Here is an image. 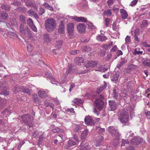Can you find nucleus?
Here are the masks:
<instances>
[{
    "mask_svg": "<svg viewBox=\"0 0 150 150\" xmlns=\"http://www.w3.org/2000/svg\"><path fill=\"white\" fill-rule=\"evenodd\" d=\"M19 31L21 34L28 38L30 39L33 36L31 30L28 26H24L23 24L21 23L19 27Z\"/></svg>",
    "mask_w": 150,
    "mask_h": 150,
    "instance_id": "f257e3e1",
    "label": "nucleus"
},
{
    "mask_svg": "<svg viewBox=\"0 0 150 150\" xmlns=\"http://www.w3.org/2000/svg\"><path fill=\"white\" fill-rule=\"evenodd\" d=\"M45 25L48 31L51 32L56 28V21L53 18H49L45 21Z\"/></svg>",
    "mask_w": 150,
    "mask_h": 150,
    "instance_id": "f03ea898",
    "label": "nucleus"
},
{
    "mask_svg": "<svg viewBox=\"0 0 150 150\" xmlns=\"http://www.w3.org/2000/svg\"><path fill=\"white\" fill-rule=\"evenodd\" d=\"M108 130L109 132L115 138L117 141L116 144H114V145L115 146L118 144V140L119 139L120 135L117 129L116 128L110 126L108 127Z\"/></svg>",
    "mask_w": 150,
    "mask_h": 150,
    "instance_id": "7ed1b4c3",
    "label": "nucleus"
},
{
    "mask_svg": "<svg viewBox=\"0 0 150 150\" xmlns=\"http://www.w3.org/2000/svg\"><path fill=\"white\" fill-rule=\"evenodd\" d=\"M103 95L100 94L99 96H98L95 101V103L97 108L99 110H101L104 106V102L103 101Z\"/></svg>",
    "mask_w": 150,
    "mask_h": 150,
    "instance_id": "20e7f679",
    "label": "nucleus"
},
{
    "mask_svg": "<svg viewBox=\"0 0 150 150\" xmlns=\"http://www.w3.org/2000/svg\"><path fill=\"white\" fill-rule=\"evenodd\" d=\"M33 117L30 116L29 114L23 115L22 119L24 122L29 127L33 125Z\"/></svg>",
    "mask_w": 150,
    "mask_h": 150,
    "instance_id": "39448f33",
    "label": "nucleus"
},
{
    "mask_svg": "<svg viewBox=\"0 0 150 150\" xmlns=\"http://www.w3.org/2000/svg\"><path fill=\"white\" fill-rule=\"evenodd\" d=\"M129 115L127 111L125 110H122L120 112L119 119L120 121L123 123H126L128 122Z\"/></svg>",
    "mask_w": 150,
    "mask_h": 150,
    "instance_id": "423d86ee",
    "label": "nucleus"
},
{
    "mask_svg": "<svg viewBox=\"0 0 150 150\" xmlns=\"http://www.w3.org/2000/svg\"><path fill=\"white\" fill-rule=\"evenodd\" d=\"M67 29L70 38H74V24L72 23H69L67 25Z\"/></svg>",
    "mask_w": 150,
    "mask_h": 150,
    "instance_id": "0eeeda50",
    "label": "nucleus"
},
{
    "mask_svg": "<svg viewBox=\"0 0 150 150\" xmlns=\"http://www.w3.org/2000/svg\"><path fill=\"white\" fill-rule=\"evenodd\" d=\"M85 123L87 125H94V122L93 119L90 116H86L84 119Z\"/></svg>",
    "mask_w": 150,
    "mask_h": 150,
    "instance_id": "6e6552de",
    "label": "nucleus"
},
{
    "mask_svg": "<svg viewBox=\"0 0 150 150\" xmlns=\"http://www.w3.org/2000/svg\"><path fill=\"white\" fill-rule=\"evenodd\" d=\"M109 109L110 111L115 110L117 108V105L115 102L114 100L109 101Z\"/></svg>",
    "mask_w": 150,
    "mask_h": 150,
    "instance_id": "1a4fd4ad",
    "label": "nucleus"
},
{
    "mask_svg": "<svg viewBox=\"0 0 150 150\" xmlns=\"http://www.w3.org/2000/svg\"><path fill=\"white\" fill-rule=\"evenodd\" d=\"M99 63L96 61H88L85 62V66L86 68L94 67L98 65Z\"/></svg>",
    "mask_w": 150,
    "mask_h": 150,
    "instance_id": "9d476101",
    "label": "nucleus"
},
{
    "mask_svg": "<svg viewBox=\"0 0 150 150\" xmlns=\"http://www.w3.org/2000/svg\"><path fill=\"white\" fill-rule=\"evenodd\" d=\"M120 73L119 72L117 71L115 72L113 74L111 77V80L114 83H117L118 79L120 76Z\"/></svg>",
    "mask_w": 150,
    "mask_h": 150,
    "instance_id": "9b49d317",
    "label": "nucleus"
},
{
    "mask_svg": "<svg viewBox=\"0 0 150 150\" xmlns=\"http://www.w3.org/2000/svg\"><path fill=\"white\" fill-rule=\"evenodd\" d=\"M77 28L78 30L81 33L84 32L86 30L85 25L83 23L79 24L77 26Z\"/></svg>",
    "mask_w": 150,
    "mask_h": 150,
    "instance_id": "f8f14e48",
    "label": "nucleus"
},
{
    "mask_svg": "<svg viewBox=\"0 0 150 150\" xmlns=\"http://www.w3.org/2000/svg\"><path fill=\"white\" fill-rule=\"evenodd\" d=\"M120 13L122 19H125L127 18L128 16V14L126 11L125 9H120Z\"/></svg>",
    "mask_w": 150,
    "mask_h": 150,
    "instance_id": "ddd939ff",
    "label": "nucleus"
},
{
    "mask_svg": "<svg viewBox=\"0 0 150 150\" xmlns=\"http://www.w3.org/2000/svg\"><path fill=\"white\" fill-rule=\"evenodd\" d=\"M64 22L61 21L59 25L58 32L61 34H63L64 32Z\"/></svg>",
    "mask_w": 150,
    "mask_h": 150,
    "instance_id": "4468645a",
    "label": "nucleus"
},
{
    "mask_svg": "<svg viewBox=\"0 0 150 150\" xmlns=\"http://www.w3.org/2000/svg\"><path fill=\"white\" fill-rule=\"evenodd\" d=\"M46 77L50 80L51 83L52 84H55L56 83V80L52 76L51 74H50L48 72H47L45 74Z\"/></svg>",
    "mask_w": 150,
    "mask_h": 150,
    "instance_id": "2eb2a0df",
    "label": "nucleus"
},
{
    "mask_svg": "<svg viewBox=\"0 0 150 150\" xmlns=\"http://www.w3.org/2000/svg\"><path fill=\"white\" fill-rule=\"evenodd\" d=\"M19 91H21L22 92L25 93L28 95L31 94V90L29 89L28 88H27L25 87H24L23 86L21 87L19 89Z\"/></svg>",
    "mask_w": 150,
    "mask_h": 150,
    "instance_id": "dca6fc26",
    "label": "nucleus"
},
{
    "mask_svg": "<svg viewBox=\"0 0 150 150\" xmlns=\"http://www.w3.org/2000/svg\"><path fill=\"white\" fill-rule=\"evenodd\" d=\"M136 66L135 65H129L126 69V71L127 73H130L135 69L136 68Z\"/></svg>",
    "mask_w": 150,
    "mask_h": 150,
    "instance_id": "f3484780",
    "label": "nucleus"
},
{
    "mask_svg": "<svg viewBox=\"0 0 150 150\" xmlns=\"http://www.w3.org/2000/svg\"><path fill=\"white\" fill-rule=\"evenodd\" d=\"M38 94L39 96L41 98H45L47 96V93L45 91L42 89L38 91Z\"/></svg>",
    "mask_w": 150,
    "mask_h": 150,
    "instance_id": "a211bd4d",
    "label": "nucleus"
},
{
    "mask_svg": "<svg viewBox=\"0 0 150 150\" xmlns=\"http://www.w3.org/2000/svg\"><path fill=\"white\" fill-rule=\"evenodd\" d=\"M74 61L77 65H79L83 63L84 60L82 57H76L74 59Z\"/></svg>",
    "mask_w": 150,
    "mask_h": 150,
    "instance_id": "6ab92c4d",
    "label": "nucleus"
},
{
    "mask_svg": "<svg viewBox=\"0 0 150 150\" xmlns=\"http://www.w3.org/2000/svg\"><path fill=\"white\" fill-rule=\"evenodd\" d=\"M143 53V51L142 49H140L139 48L137 47L134 50V52H133V54L134 55H141Z\"/></svg>",
    "mask_w": 150,
    "mask_h": 150,
    "instance_id": "aec40b11",
    "label": "nucleus"
},
{
    "mask_svg": "<svg viewBox=\"0 0 150 150\" xmlns=\"http://www.w3.org/2000/svg\"><path fill=\"white\" fill-rule=\"evenodd\" d=\"M97 40L99 42H103L105 41L107 39V37L104 35H98L96 38Z\"/></svg>",
    "mask_w": 150,
    "mask_h": 150,
    "instance_id": "412c9836",
    "label": "nucleus"
},
{
    "mask_svg": "<svg viewBox=\"0 0 150 150\" xmlns=\"http://www.w3.org/2000/svg\"><path fill=\"white\" fill-rule=\"evenodd\" d=\"M74 70V68L71 65L68 67V68L66 70L65 73L64 74V75L65 77L67 76L69 74L71 73L72 72H73Z\"/></svg>",
    "mask_w": 150,
    "mask_h": 150,
    "instance_id": "4be33fe9",
    "label": "nucleus"
},
{
    "mask_svg": "<svg viewBox=\"0 0 150 150\" xmlns=\"http://www.w3.org/2000/svg\"><path fill=\"white\" fill-rule=\"evenodd\" d=\"M108 69V67H105V66L100 65L98 67V69L95 70L97 71L104 72L106 71Z\"/></svg>",
    "mask_w": 150,
    "mask_h": 150,
    "instance_id": "5701e85b",
    "label": "nucleus"
},
{
    "mask_svg": "<svg viewBox=\"0 0 150 150\" xmlns=\"http://www.w3.org/2000/svg\"><path fill=\"white\" fill-rule=\"evenodd\" d=\"M143 65L145 67H150V58H147L142 62Z\"/></svg>",
    "mask_w": 150,
    "mask_h": 150,
    "instance_id": "b1692460",
    "label": "nucleus"
},
{
    "mask_svg": "<svg viewBox=\"0 0 150 150\" xmlns=\"http://www.w3.org/2000/svg\"><path fill=\"white\" fill-rule=\"evenodd\" d=\"M7 35L11 38H13L14 37H17L18 35L13 32L9 31L7 33Z\"/></svg>",
    "mask_w": 150,
    "mask_h": 150,
    "instance_id": "393cba45",
    "label": "nucleus"
},
{
    "mask_svg": "<svg viewBox=\"0 0 150 150\" xmlns=\"http://www.w3.org/2000/svg\"><path fill=\"white\" fill-rule=\"evenodd\" d=\"M82 51L83 52H88L91 50V47L88 46L83 47L82 49Z\"/></svg>",
    "mask_w": 150,
    "mask_h": 150,
    "instance_id": "a878e982",
    "label": "nucleus"
},
{
    "mask_svg": "<svg viewBox=\"0 0 150 150\" xmlns=\"http://www.w3.org/2000/svg\"><path fill=\"white\" fill-rule=\"evenodd\" d=\"M42 5L45 8H47V9L51 11H53L54 10L52 6L45 2Z\"/></svg>",
    "mask_w": 150,
    "mask_h": 150,
    "instance_id": "bb28decb",
    "label": "nucleus"
},
{
    "mask_svg": "<svg viewBox=\"0 0 150 150\" xmlns=\"http://www.w3.org/2000/svg\"><path fill=\"white\" fill-rule=\"evenodd\" d=\"M88 133V130L87 129H85L82 132L81 135V138L82 139H84L86 138Z\"/></svg>",
    "mask_w": 150,
    "mask_h": 150,
    "instance_id": "cd10ccee",
    "label": "nucleus"
},
{
    "mask_svg": "<svg viewBox=\"0 0 150 150\" xmlns=\"http://www.w3.org/2000/svg\"><path fill=\"white\" fill-rule=\"evenodd\" d=\"M50 38L49 35L47 34L43 35V40L45 42H48L50 41Z\"/></svg>",
    "mask_w": 150,
    "mask_h": 150,
    "instance_id": "c85d7f7f",
    "label": "nucleus"
},
{
    "mask_svg": "<svg viewBox=\"0 0 150 150\" xmlns=\"http://www.w3.org/2000/svg\"><path fill=\"white\" fill-rule=\"evenodd\" d=\"M148 25V23L147 20H143L142 22L141 27L142 28H146Z\"/></svg>",
    "mask_w": 150,
    "mask_h": 150,
    "instance_id": "c756f323",
    "label": "nucleus"
},
{
    "mask_svg": "<svg viewBox=\"0 0 150 150\" xmlns=\"http://www.w3.org/2000/svg\"><path fill=\"white\" fill-rule=\"evenodd\" d=\"M141 139V138H136L133 139L131 141V143L134 144H138V143L141 142H139L138 141V139Z\"/></svg>",
    "mask_w": 150,
    "mask_h": 150,
    "instance_id": "7c9ffc66",
    "label": "nucleus"
},
{
    "mask_svg": "<svg viewBox=\"0 0 150 150\" xmlns=\"http://www.w3.org/2000/svg\"><path fill=\"white\" fill-rule=\"evenodd\" d=\"M73 102L75 103L78 105H81L83 103L82 100L79 98H76L74 100Z\"/></svg>",
    "mask_w": 150,
    "mask_h": 150,
    "instance_id": "2f4dec72",
    "label": "nucleus"
},
{
    "mask_svg": "<svg viewBox=\"0 0 150 150\" xmlns=\"http://www.w3.org/2000/svg\"><path fill=\"white\" fill-rule=\"evenodd\" d=\"M32 98L33 101L35 103H38L39 101V98H38V96L35 94H33L32 95Z\"/></svg>",
    "mask_w": 150,
    "mask_h": 150,
    "instance_id": "473e14b6",
    "label": "nucleus"
},
{
    "mask_svg": "<svg viewBox=\"0 0 150 150\" xmlns=\"http://www.w3.org/2000/svg\"><path fill=\"white\" fill-rule=\"evenodd\" d=\"M110 19L108 18H105L104 20L105 27H107L108 26L110 23Z\"/></svg>",
    "mask_w": 150,
    "mask_h": 150,
    "instance_id": "72a5a7b5",
    "label": "nucleus"
},
{
    "mask_svg": "<svg viewBox=\"0 0 150 150\" xmlns=\"http://www.w3.org/2000/svg\"><path fill=\"white\" fill-rule=\"evenodd\" d=\"M80 149L81 150H90V148L89 146L87 145L84 146L81 145Z\"/></svg>",
    "mask_w": 150,
    "mask_h": 150,
    "instance_id": "f704fd0d",
    "label": "nucleus"
},
{
    "mask_svg": "<svg viewBox=\"0 0 150 150\" xmlns=\"http://www.w3.org/2000/svg\"><path fill=\"white\" fill-rule=\"evenodd\" d=\"M1 8L2 9L6 10L7 11H9L10 9V6L6 5H2Z\"/></svg>",
    "mask_w": 150,
    "mask_h": 150,
    "instance_id": "c9c22d12",
    "label": "nucleus"
},
{
    "mask_svg": "<svg viewBox=\"0 0 150 150\" xmlns=\"http://www.w3.org/2000/svg\"><path fill=\"white\" fill-rule=\"evenodd\" d=\"M19 20L21 22V23L23 24L25 22V17L24 16L21 15L19 16Z\"/></svg>",
    "mask_w": 150,
    "mask_h": 150,
    "instance_id": "e433bc0d",
    "label": "nucleus"
},
{
    "mask_svg": "<svg viewBox=\"0 0 150 150\" xmlns=\"http://www.w3.org/2000/svg\"><path fill=\"white\" fill-rule=\"evenodd\" d=\"M68 144L69 147L74 146L76 144V142L71 139H69L68 142Z\"/></svg>",
    "mask_w": 150,
    "mask_h": 150,
    "instance_id": "4c0bfd02",
    "label": "nucleus"
},
{
    "mask_svg": "<svg viewBox=\"0 0 150 150\" xmlns=\"http://www.w3.org/2000/svg\"><path fill=\"white\" fill-rule=\"evenodd\" d=\"M111 10L110 9L105 11L103 12V14L107 16H110L111 15Z\"/></svg>",
    "mask_w": 150,
    "mask_h": 150,
    "instance_id": "58836bf2",
    "label": "nucleus"
},
{
    "mask_svg": "<svg viewBox=\"0 0 150 150\" xmlns=\"http://www.w3.org/2000/svg\"><path fill=\"white\" fill-rule=\"evenodd\" d=\"M62 44V40H59L57 41L56 43V46L57 47V48L58 49L61 48Z\"/></svg>",
    "mask_w": 150,
    "mask_h": 150,
    "instance_id": "ea45409f",
    "label": "nucleus"
},
{
    "mask_svg": "<svg viewBox=\"0 0 150 150\" xmlns=\"http://www.w3.org/2000/svg\"><path fill=\"white\" fill-rule=\"evenodd\" d=\"M1 16L4 19H6L8 17V14L5 12H3L1 13Z\"/></svg>",
    "mask_w": 150,
    "mask_h": 150,
    "instance_id": "a19ab883",
    "label": "nucleus"
},
{
    "mask_svg": "<svg viewBox=\"0 0 150 150\" xmlns=\"http://www.w3.org/2000/svg\"><path fill=\"white\" fill-rule=\"evenodd\" d=\"M27 24L29 26H30L31 25L33 24V21L32 20V19L30 18H29L27 19Z\"/></svg>",
    "mask_w": 150,
    "mask_h": 150,
    "instance_id": "79ce46f5",
    "label": "nucleus"
},
{
    "mask_svg": "<svg viewBox=\"0 0 150 150\" xmlns=\"http://www.w3.org/2000/svg\"><path fill=\"white\" fill-rule=\"evenodd\" d=\"M11 25L13 27H16V28H18V23L16 22V20L13 21L11 22Z\"/></svg>",
    "mask_w": 150,
    "mask_h": 150,
    "instance_id": "37998d69",
    "label": "nucleus"
},
{
    "mask_svg": "<svg viewBox=\"0 0 150 150\" xmlns=\"http://www.w3.org/2000/svg\"><path fill=\"white\" fill-rule=\"evenodd\" d=\"M87 21V19L84 17H79L78 22H86Z\"/></svg>",
    "mask_w": 150,
    "mask_h": 150,
    "instance_id": "c03bdc74",
    "label": "nucleus"
},
{
    "mask_svg": "<svg viewBox=\"0 0 150 150\" xmlns=\"http://www.w3.org/2000/svg\"><path fill=\"white\" fill-rule=\"evenodd\" d=\"M45 9L44 8L40 7V10L39 11L38 13L40 15H42L43 14L45 13Z\"/></svg>",
    "mask_w": 150,
    "mask_h": 150,
    "instance_id": "a18cd8bd",
    "label": "nucleus"
},
{
    "mask_svg": "<svg viewBox=\"0 0 150 150\" xmlns=\"http://www.w3.org/2000/svg\"><path fill=\"white\" fill-rule=\"evenodd\" d=\"M135 34L134 35V38L136 41L137 42L139 41V38H138L139 35V33H137L136 31L134 32Z\"/></svg>",
    "mask_w": 150,
    "mask_h": 150,
    "instance_id": "49530a36",
    "label": "nucleus"
},
{
    "mask_svg": "<svg viewBox=\"0 0 150 150\" xmlns=\"http://www.w3.org/2000/svg\"><path fill=\"white\" fill-rule=\"evenodd\" d=\"M113 97L115 99L117 98L118 93L116 92V90L114 89L113 90Z\"/></svg>",
    "mask_w": 150,
    "mask_h": 150,
    "instance_id": "de8ad7c7",
    "label": "nucleus"
},
{
    "mask_svg": "<svg viewBox=\"0 0 150 150\" xmlns=\"http://www.w3.org/2000/svg\"><path fill=\"white\" fill-rule=\"evenodd\" d=\"M27 49L29 52H31L33 50V47L31 45L28 44L27 45Z\"/></svg>",
    "mask_w": 150,
    "mask_h": 150,
    "instance_id": "09e8293b",
    "label": "nucleus"
},
{
    "mask_svg": "<svg viewBox=\"0 0 150 150\" xmlns=\"http://www.w3.org/2000/svg\"><path fill=\"white\" fill-rule=\"evenodd\" d=\"M125 61L122 60L120 62L119 64L117 65V67L118 69H120V67L124 64Z\"/></svg>",
    "mask_w": 150,
    "mask_h": 150,
    "instance_id": "8fccbe9b",
    "label": "nucleus"
},
{
    "mask_svg": "<svg viewBox=\"0 0 150 150\" xmlns=\"http://www.w3.org/2000/svg\"><path fill=\"white\" fill-rule=\"evenodd\" d=\"M138 2V0H134L130 4V5L132 6H135Z\"/></svg>",
    "mask_w": 150,
    "mask_h": 150,
    "instance_id": "3c124183",
    "label": "nucleus"
},
{
    "mask_svg": "<svg viewBox=\"0 0 150 150\" xmlns=\"http://www.w3.org/2000/svg\"><path fill=\"white\" fill-rule=\"evenodd\" d=\"M129 143V142L127 140H125L123 139L122 141L121 146H124L125 144H128Z\"/></svg>",
    "mask_w": 150,
    "mask_h": 150,
    "instance_id": "603ef678",
    "label": "nucleus"
},
{
    "mask_svg": "<svg viewBox=\"0 0 150 150\" xmlns=\"http://www.w3.org/2000/svg\"><path fill=\"white\" fill-rule=\"evenodd\" d=\"M32 30L35 32H37V29L35 26L33 24L30 26Z\"/></svg>",
    "mask_w": 150,
    "mask_h": 150,
    "instance_id": "864d4df0",
    "label": "nucleus"
},
{
    "mask_svg": "<svg viewBox=\"0 0 150 150\" xmlns=\"http://www.w3.org/2000/svg\"><path fill=\"white\" fill-rule=\"evenodd\" d=\"M113 1L114 0H108V1H107L108 5L110 7L112 5Z\"/></svg>",
    "mask_w": 150,
    "mask_h": 150,
    "instance_id": "5fc2aeb1",
    "label": "nucleus"
},
{
    "mask_svg": "<svg viewBox=\"0 0 150 150\" xmlns=\"http://www.w3.org/2000/svg\"><path fill=\"white\" fill-rule=\"evenodd\" d=\"M125 41L126 43H129L130 42V36L127 35L125 38Z\"/></svg>",
    "mask_w": 150,
    "mask_h": 150,
    "instance_id": "6e6d98bb",
    "label": "nucleus"
},
{
    "mask_svg": "<svg viewBox=\"0 0 150 150\" xmlns=\"http://www.w3.org/2000/svg\"><path fill=\"white\" fill-rule=\"evenodd\" d=\"M80 129V125H76L74 131L75 132H78V130Z\"/></svg>",
    "mask_w": 150,
    "mask_h": 150,
    "instance_id": "4d7b16f0",
    "label": "nucleus"
},
{
    "mask_svg": "<svg viewBox=\"0 0 150 150\" xmlns=\"http://www.w3.org/2000/svg\"><path fill=\"white\" fill-rule=\"evenodd\" d=\"M117 46L116 45H115L110 50V52H114L117 50Z\"/></svg>",
    "mask_w": 150,
    "mask_h": 150,
    "instance_id": "13d9d810",
    "label": "nucleus"
},
{
    "mask_svg": "<svg viewBox=\"0 0 150 150\" xmlns=\"http://www.w3.org/2000/svg\"><path fill=\"white\" fill-rule=\"evenodd\" d=\"M116 23L115 22H114L112 24V28L113 30H117Z\"/></svg>",
    "mask_w": 150,
    "mask_h": 150,
    "instance_id": "bf43d9fd",
    "label": "nucleus"
},
{
    "mask_svg": "<svg viewBox=\"0 0 150 150\" xmlns=\"http://www.w3.org/2000/svg\"><path fill=\"white\" fill-rule=\"evenodd\" d=\"M28 13L29 16H32L34 14V12L32 10H30L28 11Z\"/></svg>",
    "mask_w": 150,
    "mask_h": 150,
    "instance_id": "052dcab7",
    "label": "nucleus"
},
{
    "mask_svg": "<svg viewBox=\"0 0 150 150\" xmlns=\"http://www.w3.org/2000/svg\"><path fill=\"white\" fill-rule=\"evenodd\" d=\"M79 52V50L72 51L71 52V54L73 55H75L77 54Z\"/></svg>",
    "mask_w": 150,
    "mask_h": 150,
    "instance_id": "680f3d73",
    "label": "nucleus"
},
{
    "mask_svg": "<svg viewBox=\"0 0 150 150\" xmlns=\"http://www.w3.org/2000/svg\"><path fill=\"white\" fill-rule=\"evenodd\" d=\"M59 130V128H55V129H53L52 130V133L54 134L55 133L58 132Z\"/></svg>",
    "mask_w": 150,
    "mask_h": 150,
    "instance_id": "e2e57ef3",
    "label": "nucleus"
},
{
    "mask_svg": "<svg viewBox=\"0 0 150 150\" xmlns=\"http://www.w3.org/2000/svg\"><path fill=\"white\" fill-rule=\"evenodd\" d=\"M145 114L147 116L148 118L150 119V112L149 111H146L145 112Z\"/></svg>",
    "mask_w": 150,
    "mask_h": 150,
    "instance_id": "0e129e2a",
    "label": "nucleus"
},
{
    "mask_svg": "<svg viewBox=\"0 0 150 150\" xmlns=\"http://www.w3.org/2000/svg\"><path fill=\"white\" fill-rule=\"evenodd\" d=\"M143 45L146 47H150V45L147 44V42H143L142 43Z\"/></svg>",
    "mask_w": 150,
    "mask_h": 150,
    "instance_id": "69168bd1",
    "label": "nucleus"
},
{
    "mask_svg": "<svg viewBox=\"0 0 150 150\" xmlns=\"http://www.w3.org/2000/svg\"><path fill=\"white\" fill-rule=\"evenodd\" d=\"M73 139H74L75 140L76 142H79V138L78 137L76 136L75 134H74L73 135Z\"/></svg>",
    "mask_w": 150,
    "mask_h": 150,
    "instance_id": "338daca9",
    "label": "nucleus"
},
{
    "mask_svg": "<svg viewBox=\"0 0 150 150\" xmlns=\"http://www.w3.org/2000/svg\"><path fill=\"white\" fill-rule=\"evenodd\" d=\"M71 18L74 20V21L78 22L79 17H77V16H75L74 17H71Z\"/></svg>",
    "mask_w": 150,
    "mask_h": 150,
    "instance_id": "774afa93",
    "label": "nucleus"
}]
</instances>
